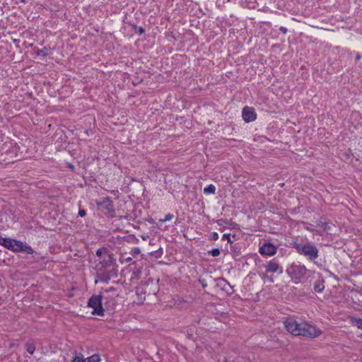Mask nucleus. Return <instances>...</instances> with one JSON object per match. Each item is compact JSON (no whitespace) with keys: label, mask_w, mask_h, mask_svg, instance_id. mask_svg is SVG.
Masks as SVG:
<instances>
[{"label":"nucleus","mask_w":362,"mask_h":362,"mask_svg":"<svg viewBox=\"0 0 362 362\" xmlns=\"http://www.w3.org/2000/svg\"><path fill=\"white\" fill-rule=\"evenodd\" d=\"M286 329L293 335L308 337H317L321 332L315 327L307 322H298L293 317H288L284 321Z\"/></svg>","instance_id":"obj_1"},{"label":"nucleus","mask_w":362,"mask_h":362,"mask_svg":"<svg viewBox=\"0 0 362 362\" xmlns=\"http://www.w3.org/2000/svg\"><path fill=\"white\" fill-rule=\"evenodd\" d=\"M293 247L296 250L298 253L306 257L310 261L313 262L319 257V250L317 247L312 243H294Z\"/></svg>","instance_id":"obj_2"},{"label":"nucleus","mask_w":362,"mask_h":362,"mask_svg":"<svg viewBox=\"0 0 362 362\" xmlns=\"http://www.w3.org/2000/svg\"><path fill=\"white\" fill-rule=\"evenodd\" d=\"M110 291H115V288L113 287H111L109 289L105 290L103 295H98V296H93L88 302V306L89 308H93L92 314L93 315H98L99 316H103L104 315V309L102 306V299L104 298L105 300H107L109 298V296H106L108 292Z\"/></svg>","instance_id":"obj_3"},{"label":"nucleus","mask_w":362,"mask_h":362,"mask_svg":"<svg viewBox=\"0 0 362 362\" xmlns=\"http://www.w3.org/2000/svg\"><path fill=\"white\" fill-rule=\"evenodd\" d=\"M288 274L295 281L296 283L303 279L308 270L305 265L293 263L286 270Z\"/></svg>","instance_id":"obj_4"},{"label":"nucleus","mask_w":362,"mask_h":362,"mask_svg":"<svg viewBox=\"0 0 362 362\" xmlns=\"http://www.w3.org/2000/svg\"><path fill=\"white\" fill-rule=\"evenodd\" d=\"M98 206L102 210H105L107 214L113 217L115 216V209L112 200L108 197H104L103 199L98 203Z\"/></svg>","instance_id":"obj_5"},{"label":"nucleus","mask_w":362,"mask_h":362,"mask_svg":"<svg viewBox=\"0 0 362 362\" xmlns=\"http://www.w3.org/2000/svg\"><path fill=\"white\" fill-rule=\"evenodd\" d=\"M276 247L272 243L267 242L261 246L259 249V252L262 255L272 256L276 252Z\"/></svg>","instance_id":"obj_6"},{"label":"nucleus","mask_w":362,"mask_h":362,"mask_svg":"<svg viewBox=\"0 0 362 362\" xmlns=\"http://www.w3.org/2000/svg\"><path fill=\"white\" fill-rule=\"evenodd\" d=\"M257 115L255 109L250 107H245L243 110V118L246 122H250L256 119Z\"/></svg>","instance_id":"obj_7"},{"label":"nucleus","mask_w":362,"mask_h":362,"mask_svg":"<svg viewBox=\"0 0 362 362\" xmlns=\"http://www.w3.org/2000/svg\"><path fill=\"white\" fill-rule=\"evenodd\" d=\"M4 246L13 252H20L22 249V242L7 238Z\"/></svg>","instance_id":"obj_8"},{"label":"nucleus","mask_w":362,"mask_h":362,"mask_svg":"<svg viewBox=\"0 0 362 362\" xmlns=\"http://www.w3.org/2000/svg\"><path fill=\"white\" fill-rule=\"evenodd\" d=\"M264 267L267 273H275L280 268L279 263L274 259L267 262Z\"/></svg>","instance_id":"obj_9"},{"label":"nucleus","mask_w":362,"mask_h":362,"mask_svg":"<svg viewBox=\"0 0 362 362\" xmlns=\"http://www.w3.org/2000/svg\"><path fill=\"white\" fill-rule=\"evenodd\" d=\"M114 258L112 253H107V255L104 256V259L102 262L103 266L104 267H110L113 264Z\"/></svg>","instance_id":"obj_10"},{"label":"nucleus","mask_w":362,"mask_h":362,"mask_svg":"<svg viewBox=\"0 0 362 362\" xmlns=\"http://www.w3.org/2000/svg\"><path fill=\"white\" fill-rule=\"evenodd\" d=\"M325 288L324 279L319 277L314 284V290L317 293H321Z\"/></svg>","instance_id":"obj_11"},{"label":"nucleus","mask_w":362,"mask_h":362,"mask_svg":"<svg viewBox=\"0 0 362 362\" xmlns=\"http://www.w3.org/2000/svg\"><path fill=\"white\" fill-rule=\"evenodd\" d=\"M25 348L27 352L30 354H33L35 352L36 349L35 345L33 341H29L25 343Z\"/></svg>","instance_id":"obj_12"},{"label":"nucleus","mask_w":362,"mask_h":362,"mask_svg":"<svg viewBox=\"0 0 362 362\" xmlns=\"http://www.w3.org/2000/svg\"><path fill=\"white\" fill-rule=\"evenodd\" d=\"M86 362H99L100 361V356L98 354H94L90 357H88L83 359Z\"/></svg>","instance_id":"obj_13"},{"label":"nucleus","mask_w":362,"mask_h":362,"mask_svg":"<svg viewBox=\"0 0 362 362\" xmlns=\"http://www.w3.org/2000/svg\"><path fill=\"white\" fill-rule=\"evenodd\" d=\"M216 191V187L214 185H209L204 189V194H214Z\"/></svg>","instance_id":"obj_14"},{"label":"nucleus","mask_w":362,"mask_h":362,"mask_svg":"<svg viewBox=\"0 0 362 362\" xmlns=\"http://www.w3.org/2000/svg\"><path fill=\"white\" fill-rule=\"evenodd\" d=\"M317 225L318 226H320V228H322L324 230H327L329 229V226L328 223L325 221H322V220H320L317 222Z\"/></svg>","instance_id":"obj_15"},{"label":"nucleus","mask_w":362,"mask_h":362,"mask_svg":"<svg viewBox=\"0 0 362 362\" xmlns=\"http://www.w3.org/2000/svg\"><path fill=\"white\" fill-rule=\"evenodd\" d=\"M107 253H110L105 248H100L96 251V255L99 257H102L103 255H107Z\"/></svg>","instance_id":"obj_16"},{"label":"nucleus","mask_w":362,"mask_h":362,"mask_svg":"<svg viewBox=\"0 0 362 362\" xmlns=\"http://www.w3.org/2000/svg\"><path fill=\"white\" fill-rule=\"evenodd\" d=\"M21 251H25L28 254H33V250L30 246L25 245L22 243V249Z\"/></svg>","instance_id":"obj_17"},{"label":"nucleus","mask_w":362,"mask_h":362,"mask_svg":"<svg viewBox=\"0 0 362 362\" xmlns=\"http://www.w3.org/2000/svg\"><path fill=\"white\" fill-rule=\"evenodd\" d=\"M213 257H217L220 255V250L218 248L213 249L209 252Z\"/></svg>","instance_id":"obj_18"},{"label":"nucleus","mask_w":362,"mask_h":362,"mask_svg":"<svg viewBox=\"0 0 362 362\" xmlns=\"http://www.w3.org/2000/svg\"><path fill=\"white\" fill-rule=\"evenodd\" d=\"M141 251L139 247H134L131 251L130 254L132 255L134 257L136 256L137 255L140 254Z\"/></svg>","instance_id":"obj_19"},{"label":"nucleus","mask_w":362,"mask_h":362,"mask_svg":"<svg viewBox=\"0 0 362 362\" xmlns=\"http://www.w3.org/2000/svg\"><path fill=\"white\" fill-rule=\"evenodd\" d=\"M71 362H86L85 361H83V358L82 356H79V355H76L72 360Z\"/></svg>","instance_id":"obj_20"},{"label":"nucleus","mask_w":362,"mask_h":362,"mask_svg":"<svg viewBox=\"0 0 362 362\" xmlns=\"http://www.w3.org/2000/svg\"><path fill=\"white\" fill-rule=\"evenodd\" d=\"M355 325L358 328L362 329V319H356L354 321Z\"/></svg>","instance_id":"obj_21"},{"label":"nucleus","mask_w":362,"mask_h":362,"mask_svg":"<svg viewBox=\"0 0 362 362\" xmlns=\"http://www.w3.org/2000/svg\"><path fill=\"white\" fill-rule=\"evenodd\" d=\"M173 217V214H168L165 215V218L163 220H160L163 222L170 221Z\"/></svg>","instance_id":"obj_22"},{"label":"nucleus","mask_w":362,"mask_h":362,"mask_svg":"<svg viewBox=\"0 0 362 362\" xmlns=\"http://www.w3.org/2000/svg\"><path fill=\"white\" fill-rule=\"evenodd\" d=\"M37 55H41V56H45L47 54H46V52L43 49H39L37 52Z\"/></svg>","instance_id":"obj_23"},{"label":"nucleus","mask_w":362,"mask_h":362,"mask_svg":"<svg viewBox=\"0 0 362 362\" xmlns=\"http://www.w3.org/2000/svg\"><path fill=\"white\" fill-rule=\"evenodd\" d=\"M6 239L7 238L1 237V235H0V245L4 246L6 243Z\"/></svg>","instance_id":"obj_24"},{"label":"nucleus","mask_w":362,"mask_h":362,"mask_svg":"<svg viewBox=\"0 0 362 362\" xmlns=\"http://www.w3.org/2000/svg\"><path fill=\"white\" fill-rule=\"evenodd\" d=\"M86 211L84 209H80L78 211V215L81 217H83L86 216Z\"/></svg>","instance_id":"obj_25"},{"label":"nucleus","mask_w":362,"mask_h":362,"mask_svg":"<svg viewBox=\"0 0 362 362\" xmlns=\"http://www.w3.org/2000/svg\"><path fill=\"white\" fill-rule=\"evenodd\" d=\"M222 239L228 240V241H230V235L229 234H223Z\"/></svg>","instance_id":"obj_26"},{"label":"nucleus","mask_w":362,"mask_h":362,"mask_svg":"<svg viewBox=\"0 0 362 362\" xmlns=\"http://www.w3.org/2000/svg\"><path fill=\"white\" fill-rule=\"evenodd\" d=\"M212 238L213 240H217L218 238V235L217 233H213L212 234Z\"/></svg>","instance_id":"obj_27"},{"label":"nucleus","mask_w":362,"mask_h":362,"mask_svg":"<svg viewBox=\"0 0 362 362\" xmlns=\"http://www.w3.org/2000/svg\"><path fill=\"white\" fill-rule=\"evenodd\" d=\"M280 30L284 33H287V28H286L285 27H281L280 28Z\"/></svg>","instance_id":"obj_28"},{"label":"nucleus","mask_w":362,"mask_h":362,"mask_svg":"<svg viewBox=\"0 0 362 362\" xmlns=\"http://www.w3.org/2000/svg\"><path fill=\"white\" fill-rule=\"evenodd\" d=\"M132 260V258L129 257L126 258L124 261L126 262H130Z\"/></svg>","instance_id":"obj_29"},{"label":"nucleus","mask_w":362,"mask_h":362,"mask_svg":"<svg viewBox=\"0 0 362 362\" xmlns=\"http://www.w3.org/2000/svg\"><path fill=\"white\" fill-rule=\"evenodd\" d=\"M139 32L141 34H142L144 32V29L141 27L139 28Z\"/></svg>","instance_id":"obj_30"},{"label":"nucleus","mask_w":362,"mask_h":362,"mask_svg":"<svg viewBox=\"0 0 362 362\" xmlns=\"http://www.w3.org/2000/svg\"><path fill=\"white\" fill-rule=\"evenodd\" d=\"M361 59V55L360 54H357L356 57V60H359Z\"/></svg>","instance_id":"obj_31"},{"label":"nucleus","mask_w":362,"mask_h":362,"mask_svg":"<svg viewBox=\"0 0 362 362\" xmlns=\"http://www.w3.org/2000/svg\"><path fill=\"white\" fill-rule=\"evenodd\" d=\"M306 228H307L308 230H310L313 231V229H311V228H310V227H307Z\"/></svg>","instance_id":"obj_32"},{"label":"nucleus","mask_w":362,"mask_h":362,"mask_svg":"<svg viewBox=\"0 0 362 362\" xmlns=\"http://www.w3.org/2000/svg\"><path fill=\"white\" fill-rule=\"evenodd\" d=\"M202 286H203V287H205V286H206V284H202Z\"/></svg>","instance_id":"obj_33"},{"label":"nucleus","mask_w":362,"mask_h":362,"mask_svg":"<svg viewBox=\"0 0 362 362\" xmlns=\"http://www.w3.org/2000/svg\"><path fill=\"white\" fill-rule=\"evenodd\" d=\"M226 362H227V361H226Z\"/></svg>","instance_id":"obj_34"}]
</instances>
